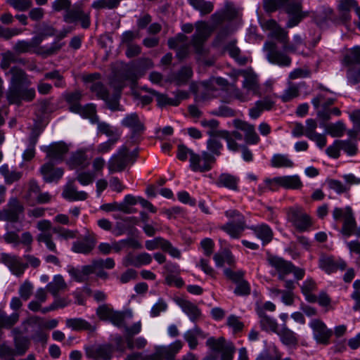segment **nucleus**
Returning <instances> with one entry per match:
<instances>
[{
  "mask_svg": "<svg viewBox=\"0 0 360 360\" xmlns=\"http://www.w3.org/2000/svg\"><path fill=\"white\" fill-rule=\"evenodd\" d=\"M288 219L300 231L307 230L311 224L310 217L297 206L288 210Z\"/></svg>",
  "mask_w": 360,
  "mask_h": 360,
  "instance_id": "9b49d317",
  "label": "nucleus"
},
{
  "mask_svg": "<svg viewBox=\"0 0 360 360\" xmlns=\"http://www.w3.org/2000/svg\"><path fill=\"white\" fill-rule=\"evenodd\" d=\"M257 314L259 316L261 327L263 330L275 333L277 332L278 324L275 320L267 316L263 309H257Z\"/></svg>",
  "mask_w": 360,
  "mask_h": 360,
  "instance_id": "ea45409f",
  "label": "nucleus"
},
{
  "mask_svg": "<svg viewBox=\"0 0 360 360\" xmlns=\"http://www.w3.org/2000/svg\"><path fill=\"white\" fill-rule=\"evenodd\" d=\"M68 285L61 275H56L53 281L46 285L47 290L55 297L58 296L60 292H64Z\"/></svg>",
  "mask_w": 360,
  "mask_h": 360,
  "instance_id": "f704fd0d",
  "label": "nucleus"
},
{
  "mask_svg": "<svg viewBox=\"0 0 360 360\" xmlns=\"http://www.w3.org/2000/svg\"><path fill=\"white\" fill-rule=\"evenodd\" d=\"M178 304L193 322L195 321L201 316V311L199 308L188 300H180L178 302Z\"/></svg>",
  "mask_w": 360,
  "mask_h": 360,
  "instance_id": "72a5a7b5",
  "label": "nucleus"
},
{
  "mask_svg": "<svg viewBox=\"0 0 360 360\" xmlns=\"http://www.w3.org/2000/svg\"><path fill=\"white\" fill-rule=\"evenodd\" d=\"M280 338L281 342L287 346L295 347L298 344L297 334L289 329L285 324L283 325L280 330L276 333Z\"/></svg>",
  "mask_w": 360,
  "mask_h": 360,
  "instance_id": "c756f323",
  "label": "nucleus"
},
{
  "mask_svg": "<svg viewBox=\"0 0 360 360\" xmlns=\"http://www.w3.org/2000/svg\"><path fill=\"white\" fill-rule=\"evenodd\" d=\"M117 70H115L113 77L110 81L111 86L117 91H122L125 86V81H129L134 84L138 78L143 75L139 67L134 63H117Z\"/></svg>",
  "mask_w": 360,
  "mask_h": 360,
  "instance_id": "7ed1b4c3",
  "label": "nucleus"
},
{
  "mask_svg": "<svg viewBox=\"0 0 360 360\" xmlns=\"http://www.w3.org/2000/svg\"><path fill=\"white\" fill-rule=\"evenodd\" d=\"M266 26L269 29L271 30L269 33L270 38L282 43V45H291L288 41L287 31L280 27L275 20H269L267 22Z\"/></svg>",
  "mask_w": 360,
  "mask_h": 360,
  "instance_id": "412c9836",
  "label": "nucleus"
},
{
  "mask_svg": "<svg viewBox=\"0 0 360 360\" xmlns=\"http://www.w3.org/2000/svg\"><path fill=\"white\" fill-rule=\"evenodd\" d=\"M257 238L263 241L264 244L269 243L273 238V231L266 224H261L250 228Z\"/></svg>",
  "mask_w": 360,
  "mask_h": 360,
  "instance_id": "58836bf2",
  "label": "nucleus"
},
{
  "mask_svg": "<svg viewBox=\"0 0 360 360\" xmlns=\"http://www.w3.org/2000/svg\"><path fill=\"white\" fill-rule=\"evenodd\" d=\"M319 266L326 273L330 274L338 269L345 270L347 267V264L342 259L336 260L332 256L322 255L319 260Z\"/></svg>",
  "mask_w": 360,
  "mask_h": 360,
  "instance_id": "6ab92c4d",
  "label": "nucleus"
},
{
  "mask_svg": "<svg viewBox=\"0 0 360 360\" xmlns=\"http://www.w3.org/2000/svg\"><path fill=\"white\" fill-rule=\"evenodd\" d=\"M243 77V88L245 92L242 91L238 88H234L231 92V96L236 99L241 101L246 102L250 100V94L257 96L259 94L260 86L257 75L253 71L251 68L244 69Z\"/></svg>",
  "mask_w": 360,
  "mask_h": 360,
  "instance_id": "20e7f679",
  "label": "nucleus"
},
{
  "mask_svg": "<svg viewBox=\"0 0 360 360\" xmlns=\"http://www.w3.org/2000/svg\"><path fill=\"white\" fill-rule=\"evenodd\" d=\"M24 207L16 198L9 200L7 207L1 211V218L4 221L17 222L20 215L23 213Z\"/></svg>",
  "mask_w": 360,
  "mask_h": 360,
  "instance_id": "f3484780",
  "label": "nucleus"
},
{
  "mask_svg": "<svg viewBox=\"0 0 360 360\" xmlns=\"http://www.w3.org/2000/svg\"><path fill=\"white\" fill-rule=\"evenodd\" d=\"M96 243L94 236L86 234L82 240H77L72 243V250L76 253L87 255L94 248Z\"/></svg>",
  "mask_w": 360,
  "mask_h": 360,
  "instance_id": "5701e85b",
  "label": "nucleus"
},
{
  "mask_svg": "<svg viewBox=\"0 0 360 360\" xmlns=\"http://www.w3.org/2000/svg\"><path fill=\"white\" fill-rule=\"evenodd\" d=\"M208 134L212 136L207 141V148L210 151L209 153L213 155L214 156L220 155L223 145L216 137V136H218L217 132L214 133L213 131H208Z\"/></svg>",
  "mask_w": 360,
  "mask_h": 360,
  "instance_id": "49530a36",
  "label": "nucleus"
},
{
  "mask_svg": "<svg viewBox=\"0 0 360 360\" xmlns=\"http://www.w3.org/2000/svg\"><path fill=\"white\" fill-rule=\"evenodd\" d=\"M98 134H104L110 139L119 140L121 136L120 130L105 122L98 121L97 123Z\"/></svg>",
  "mask_w": 360,
  "mask_h": 360,
  "instance_id": "e433bc0d",
  "label": "nucleus"
},
{
  "mask_svg": "<svg viewBox=\"0 0 360 360\" xmlns=\"http://www.w3.org/2000/svg\"><path fill=\"white\" fill-rule=\"evenodd\" d=\"M114 347L110 344L94 346L88 352L89 356L94 360H110L113 354Z\"/></svg>",
  "mask_w": 360,
  "mask_h": 360,
  "instance_id": "aec40b11",
  "label": "nucleus"
},
{
  "mask_svg": "<svg viewBox=\"0 0 360 360\" xmlns=\"http://www.w3.org/2000/svg\"><path fill=\"white\" fill-rule=\"evenodd\" d=\"M68 163L72 168H85L89 165L86 154L82 151L73 153L68 160Z\"/></svg>",
  "mask_w": 360,
  "mask_h": 360,
  "instance_id": "de8ad7c7",
  "label": "nucleus"
},
{
  "mask_svg": "<svg viewBox=\"0 0 360 360\" xmlns=\"http://www.w3.org/2000/svg\"><path fill=\"white\" fill-rule=\"evenodd\" d=\"M284 8L288 15L308 13L307 12L302 11V5L300 1H288Z\"/></svg>",
  "mask_w": 360,
  "mask_h": 360,
  "instance_id": "bf43d9fd",
  "label": "nucleus"
},
{
  "mask_svg": "<svg viewBox=\"0 0 360 360\" xmlns=\"http://www.w3.org/2000/svg\"><path fill=\"white\" fill-rule=\"evenodd\" d=\"M123 127L129 128L133 135L142 133L144 129V124L139 119L136 113L127 115L121 122Z\"/></svg>",
  "mask_w": 360,
  "mask_h": 360,
  "instance_id": "bb28decb",
  "label": "nucleus"
},
{
  "mask_svg": "<svg viewBox=\"0 0 360 360\" xmlns=\"http://www.w3.org/2000/svg\"><path fill=\"white\" fill-rule=\"evenodd\" d=\"M82 79L91 93L98 99L104 101L108 108L111 110L118 109L119 96L115 94L112 98L110 97L107 87L100 80L101 75L99 73L95 72L84 75Z\"/></svg>",
  "mask_w": 360,
  "mask_h": 360,
  "instance_id": "f03ea898",
  "label": "nucleus"
},
{
  "mask_svg": "<svg viewBox=\"0 0 360 360\" xmlns=\"http://www.w3.org/2000/svg\"><path fill=\"white\" fill-rule=\"evenodd\" d=\"M344 124L341 122H338L328 126L327 131L333 137L342 136L345 131Z\"/></svg>",
  "mask_w": 360,
  "mask_h": 360,
  "instance_id": "69168bd1",
  "label": "nucleus"
},
{
  "mask_svg": "<svg viewBox=\"0 0 360 360\" xmlns=\"http://www.w3.org/2000/svg\"><path fill=\"white\" fill-rule=\"evenodd\" d=\"M281 187L285 189H300L302 183L297 175L281 176Z\"/></svg>",
  "mask_w": 360,
  "mask_h": 360,
  "instance_id": "3c124183",
  "label": "nucleus"
},
{
  "mask_svg": "<svg viewBox=\"0 0 360 360\" xmlns=\"http://www.w3.org/2000/svg\"><path fill=\"white\" fill-rule=\"evenodd\" d=\"M133 155L130 154L129 149L122 146L119 148L117 153L114 154L108 163V167L110 173L120 172L123 171L127 165L131 161Z\"/></svg>",
  "mask_w": 360,
  "mask_h": 360,
  "instance_id": "6e6552de",
  "label": "nucleus"
},
{
  "mask_svg": "<svg viewBox=\"0 0 360 360\" xmlns=\"http://www.w3.org/2000/svg\"><path fill=\"white\" fill-rule=\"evenodd\" d=\"M235 32L236 27L231 22L216 24L215 36L210 45H236L238 41Z\"/></svg>",
  "mask_w": 360,
  "mask_h": 360,
  "instance_id": "39448f33",
  "label": "nucleus"
},
{
  "mask_svg": "<svg viewBox=\"0 0 360 360\" xmlns=\"http://www.w3.org/2000/svg\"><path fill=\"white\" fill-rule=\"evenodd\" d=\"M313 330L314 338L319 344L328 345L333 332L328 329L326 324L320 319H313L309 323Z\"/></svg>",
  "mask_w": 360,
  "mask_h": 360,
  "instance_id": "a211bd4d",
  "label": "nucleus"
},
{
  "mask_svg": "<svg viewBox=\"0 0 360 360\" xmlns=\"http://www.w3.org/2000/svg\"><path fill=\"white\" fill-rule=\"evenodd\" d=\"M0 262L6 266L12 274L17 277L22 276L28 267V264H25L20 257L5 252L0 255Z\"/></svg>",
  "mask_w": 360,
  "mask_h": 360,
  "instance_id": "f8f14e48",
  "label": "nucleus"
},
{
  "mask_svg": "<svg viewBox=\"0 0 360 360\" xmlns=\"http://www.w3.org/2000/svg\"><path fill=\"white\" fill-rule=\"evenodd\" d=\"M182 347L183 342L179 340L168 346L157 347L154 353L147 356V360H174Z\"/></svg>",
  "mask_w": 360,
  "mask_h": 360,
  "instance_id": "9d476101",
  "label": "nucleus"
},
{
  "mask_svg": "<svg viewBox=\"0 0 360 360\" xmlns=\"http://www.w3.org/2000/svg\"><path fill=\"white\" fill-rule=\"evenodd\" d=\"M59 48L60 46H51L49 49H46V46H16V51L18 52H33L43 58H46L56 52Z\"/></svg>",
  "mask_w": 360,
  "mask_h": 360,
  "instance_id": "c9c22d12",
  "label": "nucleus"
},
{
  "mask_svg": "<svg viewBox=\"0 0 360 360\" xmlns=\"http://www.w3.org/2000/svg\"><path fill=\"white\" fill-rule=\"evenodd\" d=\"M206 345L213 352H220V360H233L236 352V347L233 344L226 340L223 337L215 339L213 337L209 338L206 341Z\"/></svg>",
  "mask_w": 360,
  "mask_h": 360,
  "instance_id": "423d86ee",
  "label": "nucleus"
},
{
  "mask_svg": "<svg viewBox=\"0 0 360 360\" xmlns=\"http://www.w3.org/2000/svg\"><path fill=\"white\" fill-rule=\"evenodd\" d=\"M37 227L41 231V233L37 236V241L39 243H44L49 250L54 253H58L56 245L53 242L52 234L50 232L51 223L49 220H41L38 221Z\"/></svg>",
  "mask_w": 360,
  "mask_h": 360,
  "instance_id": "dca6fc26",
  "label": "nucleus"
},
{
  "mask_svg": "<svg viewBox=\"0 0 360 360\" xmlns=\"http://www.w3.org/2000/svg\"><path fill=\"white\" fill-rule=\"evenodd\" d=\"M27 322L31 324H39L42 328L51 330L56 328L58 325V320L53 319L48 321H44L41 317L33 316L28 319Z\"/></svg>",
  "mask_w": 360,
  "mask_h": 360,
  "instance_id": "603ef678",
  "label": "nucleus"
},
{
  "mask_svg": "<svg viewBox=\"0 0 360 360\" xmlns=\"http://www.w3.org/2000/svg\"><path fill=\"white\" fill-rule=\"evenodd\" d=\"M195 28L191 42L184 45H206V41L216 30V24L205 20H198L195 24Z\"/></svg>",
  "mask_w": 360,
  "mask_h": 360,
  "instance_id": "0eeeda50",
  "label": "nucleus"
},
{
  "mask_svg": "<svg viewBox=\"0 0 360 360\" xmlns=\"http://www.w3.org/2000/svg\"><path fill=\"white\" fill-rule=\"evenodd\" d=\"M313 20L321 29L328 27L330 24L340 22L333 9L329 6H323L321 11L316 12Z\"/></svg>",
  "mask_w": 360,
  "mask_h": 360,
  "instance_id": "2eb2a0df",
  "label": "nucleus"
},
{
  "mask_svg": "<svg viewBox=\"0 0 360 360\" xmlns=\"http://www.w3.org/2000/svg\"><path fill=\"white\" fill-rule=\"evenodd\" d=\"M40 172L44 181L47 183L58 181L64 173L62 168H55L51 162L43 165L40 168Z\"/></svg>",
  "mask_w": 360,
  "mask_h": 360,
  "instance_id": "4be33fe9",
  "label": "nucleus"
},
{
  "mask_svg": "<svg viewBox=\"0 0 360 360\" xmlns=\"http://www.w3.org/2000/svg\"><path fill=\"white\" fill-rule=\"evenodd\" d=\"M63 20L68 24L80 25L83 29H87L91 25L89 13L70 8L64 13Z\"/></svg>",
  "mask_w": 360,
  "mask_h": 360,
  "instance_id": "4468645a",
  "label": "nucleus"
},
{
  "mask_svg": "<svg viewBox=\"0 0 360 360\" xmlns=\"http://www.w3.org/2000/svg\"><path fill=\"white\" fill-rule=\"evenodd\" d=\"M357 2L356 0H339L338 9L340 15L338 18L340 22L346 24L350 22L352 18L350 11L357 6Z\"/></svg>",
  "mask_w": 360,
  "mask_h": 360,
  "instance_id": "393cba45",
  "label": "nucleus"
},
{
  "mask_svg": "<svg viewBox=\"0 0 360 360\" xmlns=\"http://www.w3.org/2000/svg\"><path fill=\"white\" fill-rule=\"evenodd\" d=\"M63 196L69 200H84L87 198L88 194L84 191H78L74 186L73 181L68 184L63 191Z\"/></svg>",
  "mask_w": 360,
  "mask_h": 360,
  "instance_id": "473e14b6",
  "label": "nucleus"
},
{
  "mask_svg": "<svg viewBox=\"0 0 360 360\" xmlns=\"http://www.w3.org/2000/svg\"><path fill=\"white\" fill-rule=\"evenodd\" d=\"M238 179L230 174H221L217 180V184L219 186L226 187L233 191H238Z\"/></svg>",
  "mask_w": 360,
  "mask_h": 360,
  "instance_id": "a19ab883",
  "label": "nucleus"
},
{
  "mask_svg": "<svg viewBox=\"0 0 360 360\" xmlns=\"http://www.w3.org/2000/svg\"><path fill=\"white\" fill-rule=\"evenodd\" d=\"M356 228V221L353 215V212H349L347 217L344 219L342 228L343 235L349 236L354 233Z\"/></svg>",
  "mask_w": 360,
  "mask_h": 360,
  "instance_id": "5fc2aeb1",
  "label": "nucleus"
},
{
  "mask_svg": "<svg viewBox=\"0 0 360 360\" xmlns=\"http://www.w3.org/2000/svg\"><path fill=\"white\" fill-rule=\"evenodd\" d=\"M124 318L125 316L123 312L112 309L106 321H110L115 326L122 327L124 323Z\"/></svg>",
  "mask_w": 360,
  "mask_h": 360,
  "instance_id": "680f3d73",
  "label": "nucleus"
},
{
  "mask_svg": "<svg viewBox=\"0 0 360 360\" xmlns=\"http://www.w3.org/2000/svg\"><path fill=\"white\" fill-rule=\"evenodd\" d=\"M342 63L349 68L360 64V46L346 49Z\"/></svg>",
  "mask_w": 360,
  "mask_h": 360,
  "instance_id": "4c0bfd02",
  "label": "nucleus"
},
{
  "mask_svg": "<svg viewBox=\"0 0 360 360\" xmlns=\"http://www.w3.org/2000/svg\"><path fill=\"white\" fill-rule=\"evenodd\" d=\"M190 167L193 172H205L210 171L216 162V158L208 151H202L201 155L191 154Z\"/></svg>",
  "mask_w": 360,
  "mask_h": 360,
  "instance_id": "1a4fd4ad",
  "label": "nucleus"
},
{
  "mask_svg": "<svg viewBox=\"0 0 360 360\" xmlns=\"http://www.w3.org/2000/svg\"><path fill=\"white\" fill-rule=\"evenodd\" d=\"M14 350L15 355L22 356L30 348V342L27 337L18 335L13 339Z\"/></svg>",
  "mask_w": 360,
  "mask_h": 360,
  "instance_id": "a18cd8bd",
  "label": "nucleus"
},
{
  "mask_svg": "<svg viewBox=\"0 0 360 360\" xmlns=\"http://www.w3.org/2000/svg\"><path fill=\"white\" fill-rule=\"evenodd\" d=\"M33 285L28 281H25L19 288V295L24 300H27L32 294Z\"/></svg>",
  "mask_w": 360,
  "mask_h": 360,
  "instance_id": "338daca9",
  "label": "nucleus"
},
{
  "mask_svg": "<svg viewBox=\"0 0 360 360\" xmlns=\"http://www.w3.org/2000/svg\"><path fill=\"white\" fill-rule=\"evenodd\" d=\"M271 165L274 167H292L293 162L286 155L276 154L272 157Z\"/></svg>",
  "mask_w": 360,
  "mask_h": 360,
  "instance_id": "864d4df0",
  "label": "nucleus"
},
{
  "mask_svg": "<svg viewBox=\"0 0 360 360\" xmlns=\"http://www.w3.org/2000/svg\"><path fill=\"white\" fill-rule=\"evenodd\" d=\"M7 3L19 11H26L32 6V2L30 0H7Z\"/></svg>",
  "mask_w": 360,
  "mask_h": 360,
  "instance_id": "0e129e2a",
  "label": "nucleus"
},
{
  "mask_svg": "<svg viewBox=\"0 0 360 360\" xmlns=\"http://www.w3.org/2000/svg\"><path fill=\"white\" fill-rule=\"evenodd\" d=\"M234 124L238 129L245 132V140L248 143L256 144L259 142V137L255 131L254 125L241 120H236Z\"/></svg>",
  "mask_w": 360,
  "mask_h": 360,
  "instance_id": "a878e982",
  "label": "nucleus"
},
{
  "mask_svg": "<svg viewBox=\"0 0 360 360\" xmlns=\"http://www.w3.org/2000/svg\"><path fill=\"white\" fill-rule=\"evenodd\" d=\"M82 94L79 91H75L71 93H66L64 95L65 100L70 105V111L75 112L80 109L79 101L82 99Z\"/></svg>",
  "mask_w": 360,
  "mask_h": 360,
  "instance_id": "8fccbe9b",
  "label": "nucleus"
},
{
  "mask_svg": "<svg viewBox=\"0 0 360 360\" xmlns=\"http://www.w3.org/2000/svg\"><path fill=\"white\" fill-rule=\"evenodd\" d=\"M68 151V146L63 142L53 143L46 150L47 157L56 161H62Z\"/></svg>",
  "mask_w": 360,
  "mask_h": 360,
  "instance_id": "c85d7f7f",
  "label": "nucleus"
},
{
  "mask_svg": "<svg viewBox=\"0 0 360 360\" xmlns=\"http://www.w3.org/2000/svg\"><path fill=\"white\" fill-rule=\"evenodd\" d=\"M269 264L275 270V273L272 275L277 274L278 278L281 281H284L285 278L292 274V263L290 261L285 260L282 257L269 255L267 257Z\"/></svg>",
  "mask_w": 360,
  "mask_h": 360,
  "instance_id": "ddd939ff",
  "label": "nucleus"
},
{
  "mask_svg": "<svg viewBox=\"0 0 360 360\" xmlns=\"http://www.w3.org/2000/svg\"><path fill=\"white\" fill-rule=\"evenodd\" d=\"M335 101L334 98H326L323 94H319L312 99L311 103L315 109H319V107L328 108L335 103Z\"/></svg>",
  "mask_w": 360,
  "mask_h": 360,
  "instance_id": "6e6d98bb",
  "label": "nucleus"
},
{
  "mask_svg": "<svg viewBox=\"0 0 360 360\" xmlns=\"http://www.w3.org/2000/svg\"><path fill=\"white\" fill-rule=\"evenodd\" d=\"M245 221H240L236 222L231 221L221 226L220 229L228 233L231 238H238L245 230Z\"/></svg>",
  "mask_w": 360,
  "mask_h": 360,
  "instance_id": "7c9ffc66",
  "label": "nucleus"
},
{
  "mask_svg": "<svg viewBox=\"0 0 360 360\" xmlns=\"http://www.w3.org/2000/svg\"><path fill=\"white\" fill-rule=\"evenodd\" d=\"M213 259L216 263L217 266L221 267L224 263L232 266L235 263V259L232 253L229 250H224L221 252L216 253Z\"/></svg>",
  "mask_w": 360,
  "mask_h": 360,
  "instance_id": "09e8293b",
  "label": "nucleus"
},
{
  "mask_svg": "<svg viewBox=\"0 0 360 360\" xmlns=\"http://www.w3.org/2000/svg\"><path fill=\"white\" fill-rule=\"evenodd\" d=\"M224 51L240 65H245L251 60L250 56L242 54L238 46H225Z\"/></svg>",
  "mask_w": 360,
  "mask_h": 360,
  "instance_id": "79ce46f5",
  "label": "nucleus"
},
{
  "mask_svg": "<svg viewBox=\"0 0 360 360\" xmlns=\"http://www.w3.org/2000/svg\"><path fill=\"white\" fill-rule=\"evenodd\" d=\"M300 94V90L297 85L290 83L288 89H286L283 94L281 96V98L283 102H288L296 98Z\"/></svg>",
  "mask_w": 360,
  "mask_h": 360,
  "instance_id": "4d7b16f0",
  "label": "nucleus"
},
{
  "mask_svg": "<svg viewBox=\"0 0 360 360\" xmlns=\"http://www.w3.org/2000/svg\"><path fill=\"white\" fill-rule=\"evenodd\" d=\"M75 112L81 115L85 118H88L92 124H96L99 118L96 115V105L93 103L86 104L84 106H80V109Z\"/></svg>",
  "mask_w": 360,
  "mask_h": 360,
  "instance_id": "37998d69",
  "label": "nucleus"
},
{
  "mask_svg": "<svg viewBox=\"0 0 360 360\" xmlns=\"http://www.w3.org/2000/svg\"><path fill=\"white\" fill-rule=\"evenodd\" d=\"M135 18H136V25L139 32L146 30L153 20L152 15L148 13H144L139 16L136 15Z\"/></svg>",
  "mask_w": 360,
  "mask_h": 360,
  "instance_id": "13d9d810",
  "label": "nucleus"
},
{
  "mask_svg": "<svg viewBox=\"0 0 360 360\" xmlns=\"http://www.w3.org/2000/svg\"><path fill=\"white\" fill-rule=\"evenodd\" d=\"M65 324L68 328L72 330H87L94 332L96 330V326L91 325L86 320L81 318L67 319Z\"/></svg>",
  "mask_w": 360,
  "mask_h": 360,
  "instance_id": "2f4dec72",
  "label": "nucleus"
},
{
  "mask_svg": "<svg viewBox=\"0 0 360 360\" xmlns=\"http://www.w3.org/2000/svg\"><path fill=\"white\" fill-rule=\"evenodd\" d=\"M45 39L50 37H53L56 35L57 30L56 29L46 22H43L41 25H39L35 29Z\"/></svg>",
  "mask_w": 360,
  "mask_h": 360,
  "instance_id": "052dcab7",
  "label": "nucleus"
},
{
  "mask_svg": "<svg viewBox=\"0 0 360 360\" xmlns=\"http://www.w3.org/2000/svg\"><path fill=\"white\" fill-rule=\"evenodd\" d=\"M316 288V284L311 278L307 279L301 285V290L305 296L306 300L309 302H316L317 297L312 293Z\"/></svg>",
  "mask_w": 360,
  "mask_h": 360,
  "instance_id": "c03bdc74",
  "label": "nucleus"
},
{
  "mask_svg": "<svg viewBox=\"0 0 360 360\" xmlns=\"http://www.w3.org/2000/svg\"><path fill=\"white\" fill-rule=\"evenodd\" d=\"M193 76L191 67L184 66L178 72L171 74L168 81L174 83L176 86L185 85Z\"/></svg>",
  "mask_w": 360,
  "mask_h": 360,
  "instance_id": "cd10ccee",
  "label": "nucleus"
},
{
  "mask_svg": "<svg viewBox=\"0 0 360 360\" xmlns=\"http://www.w3.org/2000/svg\"><path fill=\"white\" fill-rule=\"evenodd\" d=\"M347 77L349 82L352 84H356L360 82V68L356 69L354 67H350L347 70Z\"/></svg>",
  "mask_w": 360,
  "mask_h": 360,
  "instance_id": "774afa93",
  "label": "nucleus"
},
{
  "mask_svg": "<svg viewBox=\"0 0 360 360\" xmlns=\"http://www.w3.org/2000/svg\"><path fill=\"white\" fill-rule=\"evenodd\" d=\"M217 135L226 141L227 147L229 150L233 151H237L238 150L239 145L236 142L233 137H231L230 132L227 131H217Z\"/></svg>",
  "mask_w": 360,
  "mask_h": 360,
  "instance_id": "e2e57ef3",
  "label": "nucleus"
},
{
  "mask_svg": "<svg viewBox=\"0 0 360 360\" xmlns=\"http://www.w3.org/2000/svg\"><path fill=\"white\" fill-rule=\"evenodd\" d=\"M264 51L266 52L268 60L272 63L288 66L291 63L290 58L277 50L276 46H265Z\"/></svg>",
  "mask_w": 360,
  "mask_h": 360,
  "instance_id": "b1692460",
  "label": "nucleus"
},
{
  "mask_svg": "<svg viewBox=\"0 0 360 360\" xmlns=\"http://www.w3.org/2000/svg\"><path fill=\"white\" fill-rule=\"evenodd\" d=\"M12 75L11 85L6 93V98L10 104L20 105L22 101H32L35 97L33 88H24V85L30 84L26 73L20 68L13 67L11 69Z\"/></svg>",
  "mask_w": 360,
  "mask_h": 360,
  "instance_id": "f257e3e1",
  "label": "nucleus"
}]
</instances>
